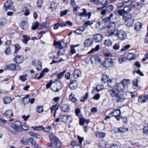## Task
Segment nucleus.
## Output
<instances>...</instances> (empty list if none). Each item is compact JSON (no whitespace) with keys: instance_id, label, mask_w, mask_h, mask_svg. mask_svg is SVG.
<instances>
[{"instance_id":"f257e3e1","label":"nucleus","mask_w":148,"mask_h":148,"mask_svg":"<svg viewBox=\"0 0 148 148\" xmlns=\"http://www.w3.org/2000/svg\"><path fill=\"white\" fill-rule=\"evenodd\" d=\"M49 137L51 143L48 144V147L53 148H60L61 147L62 144L58 138L52 134H50Z\"/></svg>"},{"instance_id":"f03ea898","label":"nucleus","mask_w":148,"mask_h":148,"mask_svg":"<svg viewBox=\"0 0 148 148\" xmlns=\"http://www.w3.org/2000/svg\"><path fill=\"white\" fill-rule=\"evenodd\" d=\"M21 123L18 121H15L14 124L9 128V130L14 134H17L21 130Z\"/></svg>"},{"instance_id":"7ed1b4c3","label":"nucleus","mask_w":148,"mask_h":148,"mask_svg":"<svg viewBox=\"0 0 148 148\" xmlns=\"http://www.w3.org/2000/svg\"><path fill=\"white\" fill-rule=\"evenodd\" d=\"M130 82L129 79H124L120 83L117 84L114 87L119 91H123L124 90L126 86L130 84Z\"/></svg>"},{"instance_id":"20e7f679","label":"nucleus","mask_w":148,"mask_h":148,"mask_svg":"<svg viewBox=\"0 0 148 148\" xmlns=\"http://www.w3.org/2000/svg\"><path fill=\"white\" fill-rule=\"evenodd\" d=\"M114 34L117 36L120 40L125 39L126 37L127 34L126 32L123 30H115L114 32Z\"/></svg>"},{"instance_id":"39448f33","label":"nucleus","mask_w":148,"mask_h":148,"mask_svg":"<svg viewBox=\"0 0 148 148\" xmlns=\"http://www.w3.org/2000/svg\"><path fill=\"white\" fill-rule=\"evenodd\" d=\"M13 2L11 0L7 1L5 3H4V8L5 10H10L16 11V10L14 7L12 5Z\"/></svg>"},{"instance_id":"423d86ee","label":"nucleus","mask_w":148,"mask_h":148,"mask_svg":"<svg viewBox=\"0 0 148 148\" xmlns=\"http://www.w3.org/2000/svg\"><path fill=\"white\" fill-rule=\"evenodd\" d=\"M123 19L127 22L126 25L128 27H132L133 25L134 19L132 18V15L130 14H129L128 16H124L123 17Z\"/></svg>"},{"instance_id":"0eeeda50","label":"nucleus","mask_w":148,"mask_h":148,"mask_svg":"<svg viewBox=\"0 0 148 148\" xmlns=\"http://www.w3.org/2000/svg\"><path fill=\"white\" fill-rule=\"evenodd\" d=\"M109 93L112 97H115L119 93L120 91L117 88L114 87L108 90Z\"/></svg>"},{"instance_id":"6e6552de","label":"nucleus","mask_w":148,"mask_h":148,"mask_svg":"<svg viewBox=\"0 0 148 148\" xmlns=\"http://www.w3.org/2000/svg\"><path fill=\"white\" fill-rule=\"evenodd\" d=\"M102 64L106 68H108L113 65V62L111 58H106Z\"/></svg>"},{"instance_id":"1a4fd4ad","label":"nucleus","mask_w":148,"mask_h":148,"mask_svg":"<svg viewBox=\"0 0 148 148\" xmlns=\"http://www.w3.org/2000/svg\"><path fill=\"white\" fill-rule=\"evenodd\" d=\"M114 9V7L112 5H110L107 6L104 9H102L101 11V14L104 15L107 13H109Z\"/></svg>"},{"instance_id":"9d476101","label":"nucleus","mask_w":148,"mask_h":148,"mask_svg":"<svg viewBox=\"0 0 148 148\" xmlns=\"http://www.w3.org/2000/svg\"><path fill=\"white\" fill-rule=\"evenodd\" d=\"M115 99L117 102H123L125 99L123 94H119L115 97Z\"/></svg>"},{"instance_id":"9b49d317","label":"nucleus","mask_w":148,"mask_h":148,"mask_svg":"<svg viewBox=\"0 0 148 148\" xmlns=\"http://www.w3.org/2000/svg\"><path fill=\"white\" fill-rule=\"evenodd\" d=\"M71 117L70 116L63 115L61 116V120L62 122L64 123L71 122Z\"/></svg>"},{"instance_id":"f8f14e48","label":"nucleus","mask_w":148,"mask_h":148,"mask_svg":"<svg viewBox=\"0 0 148 148\" xmlns=\"http://www.w3.org/2000/svg\"><path fill=\"white\" fill-rule=\"evenodd\" d=\"M78 86L77 82L76 80H73L71 81L69 85V87L71 89L74 90L76 89Z\"/></svg>"},{"instance_id":"ddd939ff","label":"nucleus","mask_w":148,"mask_h":148,"mask_svg":"<svg viewBox=\"0 0 148 148\" xmlns=\"http://www.w3.org/2000/svg\"><path fill=\"white\" fill-rule=\"evenodd\" d=\"M89 60L91 63L93 64V60H95V62L96 63H100L101 59L99 56L97 55H95L91 57L90 58Z\"/></svg>"},{"instance_id":"4468645a","label":"nucleus","mask_w":148,"mask_h":148,"mask_svg":"<svg viewBox=\"0 0 148 148\" xmlns=\"http://www.w3.org/2000/svg\"><path fill=\"white\" fill-rule=\"evenodd\" d=\"M95 43L94 42L93 39L91 38L87 39L84 42V44L85 46L92 45L93 44Z\"/></svg>"},{"instance_id":"2eb2a0df","label":"nucleus","mask_w":148,"mask_h":148,"mask_svg":"<svg viewBox=\"0 0 148 148\" xmlns=\"http://www.w3.org/2000/svg\"><path fill=\"white\" fill-rule=\"evenodd\" d=\"M96 26L97 29L101 30L105 27L106 25L105 24V23H103L99 21L97 22Z\"/></svg>"},{"instance_id":"dca6fc26","label":"nucleus","mask_w":148,"mask_h":148,"mask_svg":"<svg viewBox=\"0 0 148 148\" xmlns=\"http://www.w3.org/2000/svg\"><path fill=\"white\" fill-rule=\"evenodd\" d=\"M124 58L126 59L130 60H134V53H128L125 54L124 56Z\"/></svg>"},{"instance_id":"f3484780","label":"nucleus","mask_w":148,"mask_h":148,"mask_svg":"<svg viewBox=\"0 0 148 148\" xmlns=\"http://www.w3.org/2000/svg\"><path fill=\"white\" fill-rule=\"evenodd\" d=\"M53 45H58L59 46H63L66 45V43H65L62 40H60L58 41H54Z\"/></svg>"},{"instance_id":"a211bd4d","label":"nucleus","mask_w":148,"mask_h":148,"mask_svg":"<svg viewBox=\"0 0 148 148\" xmlns=\"http://www.w3.org/2000/svg\"><path fill=\"white\" fill-rule=\"evenodd\" d=\"M108 29L112 31L117 30L116 29V24L115 22H112L110 23L108 26Z\"/></svg>"},{"instance_id":"6ab92c4d","label":"nucleus","mask_w":148,"mask_h":148,"mask_svg":"<svg viewBox=\"0 0 148 148\" xmlns=\"http://www.w3.org/2000/svg\"><path fill=\"white\" fill-rule=\"evenodd\" d=\"M4 115L7 117L11 118L13 115V112L11 109L7 110L4 113Z\"/></svg>"},{"instance_id":"aec40b11","label":"nucleus","mask_w":148,"mask_h":148,"mask_svg":"<svg viewBox=\"0 0 148 148\" xmlns=\"http://www.w3.org/2000/svg\"><path fill=\"white\" fill-rule=\"evenodd\" d=\"M2 100L4 104H7L11 102V99L10 97L5 96L2 98Z\"/></svg>"},{"instance_id":"412c9836","label":"nucleus","mask_w":148,"mask_h":148,"mask_svg":"<svg viewBox=\"0 0 148 148\" xmlns=\"http://www.w3.org/2000/svg\"><path fill=\"white\" fill-rule=\"evenodd\" d=\"M111 50H108L107 49L105 48L103 49V52L105 56L108 57L110 56L112 57V55L111 53Z\"/></svg>"},{"instance_id":"4be33fe9","label":"nucleus","mask_w":148,"mask_h":148,"mask_svg":"<svg viewBox=\"0 0 148 148\" xmlns=\"http://www.w3.org/2000/svg\"><path fill=\"white\" fill-rule=\"evenodd\" d=\"M94 38L96 42H99L102 40V36L100 34H97L94 36Z\"/></svg>"},{"instance_id":"5701e85b","label":"nucleus","mask_w":148,"mask_h":148,"mask_svg":"<svg viewBox=\"0 0 148 148\" xmlns=\"http://www.w3.org/2000/svg\"><path fill=\"white\" fill-rule=\"evenodd\" d=\"M14 60L17 63H21L23 61L24 59L22 56L18 55L16 56Z\"/></svg>"},{"instance_id":"b1692460","label":"nucleus","mask_w":148,"mask_h":148,"mask_svg":"<svg viewBox=\"0 0 148 148\" xmlns=\"http://www.w3.org/2000/svg\"><path fill=\"white\" fill-rule=\"evenodd\" d=\"M29 140L30 143L32 145H33L34 147L35 148H39L38 145L36 143V142L34 140V139L32 138H30L29 139Z\"/></svg>"},{"instance_id":"393cba45","label":"nucleus","mask_w":148,"mask_h":148,"mask_svg":"<svg viewBox=\"0 0 148 148\" xmlns=\"http://www.w3.org/2000/svg\"><path fill=\"white\" fill-rule=\"evenodd\" d=\"M113 16V14H111L108 17H106L104 18H102V21L103 22V23H105V25L107 23L110 21V19Z\"/></svg>"},{"instance_id":"a878e982","label":"nucleus","mask_w":148,"mask_h":148,"mask_svg":"<svg viewBox=\"0 0 148 148\" xmlns=\"http://www.w3.org/2000/svg\"><path fill=\"white\" fill-rule=\"evenodd\" d=\"M62 110L65 112H68L70 111V108L69 106L66 104H64L61 107Z\"/></svg>"},{"instance_id":"bb28decb","label":"nucleus","mask_w":148,"mask_h":148,"mask_svg":"<svg viewBox=\"0 0 148 148\" xmlns=\"http://www.w3.org/2000/svg\"><path fill=\"white\" fill-rule=\"evenodd\" d=\"M57 7V5L56 3L53 2L51 3L49 9H51L52 11H54L56 10Z\"/></svg>"},{"instance_id":"cd10ccee","label":"nucleus","mask_w":148,"mask_h":148,"mask_svg":"<svg viewBox=\"0 0 148 148\" xmlns=\"http://www.w3.org/2000/svg\"><path fill=\"white\" fill-rule=\"evenodd\" d=\"M20 26L21 28L24 30L28 29L27 23L26 21H22L20 24Z\"/></svg>"},{"instance_id":"c85d7f7f","label":"nucleus","mask_w":148,"mask_h":148,"mask_svg":"<svg viewBox=\"0 0 148 148\" xmlns=\"http://www.w3.org/2000/svg\"><path fill=\"white\" fill-rule=\"evenodd\" d=\"M16 66L14 64H11L7 66V69L8 70L12 71H14L16 69Z\"/></svg>"},{"instance_id":"c756f323","label":"nucleus","mask_w":148,"mask_h":148,"mask_svg":"<svg viewBox=\"0 0 148 148\" xmlns=\"http://www.w3.org/2000/svg\"><path fill=\"white\" fill-rule=\"evenodd\" d=\"M75 95L72 93L69 95V98L70 101L73 102H75L77 101V100L75 97Z\"/></svg>"},{"instance_id":"7c9ffc66","label":"nucleus","mask_w":148,"mask_h":148,"mask_svg":"<svg viewBox=\"0 0 148 148\" xmlns=\"http://www.w3.org/2000/svg\"><path fill=\"white\" fill-rule=\"evenodd\" d=\"M142 25L140 22H137L135 25L134 29L137 31H138L142 28Z\"/></svg>"},{"instance_id":"2f4dec72","label":"nucleus","mask_w":148,"mask_h":148,"mask_svg":"<svg viewBox=\"0 0 148 148\" xmlns=\"http://www.w3.org/2000/svg\"><path fill=\"white\" fill-rule=\"evenodd\" d=\"M29 134L31 136L38 139H39L40 138V135L34 132H29Z\"/></svg>"},{"instance_id":"473e14b6","label":"nucleus","mask_w":148,"mask_h":148,"mask_svg":"<svg viewBox=\"0 0 148 148\" xmlns=\"http://www.w3.org/2000/svg\"><path fill=\"white\" fill-rule=\"evenodd\" d=\"M123 10L126 14V16L127 15V16H128L129 15H127V14H128L129 12L131 10L130 6H126L124 8Z\"/></svg>"},{"instance_id":"72a5a7b5","label":"nucleus","mask_w":148,"mask_h":148,"mask_svg":"<svg viewBox=\"0 0 148 148\" xmlns=\"http://www.w3.org/2000/svg\"><path fill=\"white\" fill-rule=\"evenodd\" d=\"M81 75V72L79 69L75 70L74 73V76L75 78H77L79 77Z\"/></svg>"},{"instance_id":"f704fd0d","label":"nucleus","mask_w":148,"mask_h":148,"mask_svg":"<svg viewBox=\"0 0 148 148\" xmlns=\"http://www.w3.org/2000/svg\"><path fill=\"white\" fill-rule=\"evenodd\" d=\"M146 99L145 95L140 96L138 99V101L141 103H144L146 102Z\"/></svg>"},{"instance_id":"c9c22d12","label":"nucleus","mask_w":148,"mask_h":148,"mask_svg":"<svg viewBox=\"0 0 148 148\" xmlns=\"http://www.w3.org/2000/svg\"><path fill=\"white\" fill-rule=\"evenodd\" d=\"M36 112L38 113H41L43 111V106L42 105L38 106L36 108Z\"/></svg>"},{"instance_id":"e433bc0d","label":"nucleus","mask_w":148,"mask_h":148,"mask_svg":"<svg viewBox=\"0 0 148 148\" xmlns=\"http://www.w3.org/2000/svg\"><path fill=\"white\" fill-rule=\"evenodd\" d=\"M85 28L83 27H81V29H76L74 31V33H76L77 34H82L83 31L85 30Z\"/></svg>"},{"instance_id":"4c0bfd02","label":"nucleus","mask_w":148,"mask_h":148,"mask_svg":"<svg viewBox=\"0 0 148 148\" xmlns=\"http://www.w3.org/2000/svg\"><path fill=\"white\" fill-rule=\"evenodd\" d=\"M61 48L59 49L58 54L59 55H62L64 53V52L66 50L65 47H60Z\"/></svg>"},{"instance_id":"58836bf2","label":"nucleus","mask_w":148,"mask_h":148,"mask_svg":"<svg viewBox=\"0 0 148 148\" xmlns=\"http://www.w3.org/2000/svg\"><path fill=\"white\" fill-rule=\"evenodd\" d=\"M100 0V1L97 0V3H96V4L107 5V1L106 0Z\"/></svg>"},{"instance_id":"ea45409f","label":"nucleus","mask_w":148,"mask_h":148,"mask_svg":"<svg viewBox=\"0 0 148 148\" xmlns=\"http://www.w3.org/2000/svg\"><path fill=\"white\" fill-rule=\"evenodd\" d=\"M39 25V23L37 21L33 23L31 27L32 29V30H35L38 28Z\"/></svg>"},{"instance_id":"a19ab883","label":"nucleus","mask_w":148,"mask_h":148,"mask_svg":"<svg viewBox=\"0 0 148 148\" xmlns=\"http://www.w3.org/2000/svg\"><path fill=\"white\" fill-rule=\"evenodd\" d=\"M88 97V93L86 92L84 95L80 99V101L82 102H84L87 100Z\"/></svg>"},{"instance_id":"79ce46f5","label":"nucleus","mask_w":148,"mask_h":148,"mask_svg":"<svg viewBox=\"0 0 148 148\" xmlns=\"http://www.w3.org/2000/svg\"><path fill=\"white\" fill-rule=\"evenodd\" d=\"M23 39H22L23 41L27 43V42L29 40L30 37L27 35H23Z\"/></svg>"},{"instance_id":"37998d69","label":"nucleus","mask_w":148,"mask_h":148,"mask_svg":"<svg viewBox=\"0 0 148 148\" xmlns=\"http://www.w3.org/2000/svg\"><path fill=\"white\" fill-rule=\"evenodd\" d=\"M112 42L111 40H106L105 41L104 45L107 46H110L112 45Z\"/></svg>"},{"instance_id":"c03bdc74","label":"nucleus","mask_w":148,"mask_h":148,"mask_svg":"<svg viewBox=\"0 0 148 148\" xmlns=\"http://www.w3.org/2000/svg\"><path fill=\"white\" fill-rule=\"evenodd\" d=\"M124 128L122 127H120L119 128H117L115 129L114 130L115 132V133H120L121 134L123 133L124 131H123Z\"/></svg>"},{"instance_id":"a18cd8bd","label":"nucleus","mask_w":148,"mask_h":148,"mask_svg":"<svg viewBox=\"0 0 148 148\" xmlns=\"http://www.w3.org/2000/svg\"><path fill=\"white\" fill-rule=\"evenodd\" d=\"M99 49V47H95V48L92 49L88 53V54H89L92 53L96 52Z\"/></svg>"},{"instance_id":"49530a36","label":"nucleus","mask_w":148,"mask_h":148,"mask_svg":"<svg viewBox=\"0 0 148 148\" xmlns=\"http://www.w3.org/2000/svg\"><path fill=\"white\" fill-rule=\"evenodd\" d=\"M114 31H112L108 29V31L105 33V35L106 36H109L112 35L114 34Z\"/></svg>"},{"instance_id":"de8ad7c7","label":"nucleus","mask_w":148,"mask_h":148,"mask_svg":"<svg viewBox=\"0 0 148 148\" xmlns=\"http://www.w3.org/2000/svg\"><path fill=\"white\" fill-rule=\"evenodd\" d=\"M143 5V4L141 3L140 2H136V9L139 10L142 7Z\"/></svg>"},{"instance_id":"09e8293b","label":"nucleus","mask_w":148,"mask_h":148,"mask_svg":"<svg viewBox=\"0 0 148 148\" xmlns=\"http://www.w3.org/2000/svg\"><path fill=\"white\" fill-rule=\"evenodd\" d=\"M103 88V86L101 85H97L95 88L97 92H99Z\"/></svg>"},{"instance_id":"8fccbe9b","label":"nucleus","mask_w":148,"mask_h":148,"mask_svg":"<svg viewBox=\"0 0 148 148\" xmlns=\"http://www.w3.org/2000/svg\"><path fill=\"white\" fill-rule=\"evenodd\" d=\"M66 71L65 70L63 71L62 72H61L58 74L57 75V77L58 79H60L64 75V74L66 73Z\"/></svg>"},{"instance_id":"3c124183","label":"nucleus","mask_w":148,"mask_h":148,"mask_svg":"<svg viewBox=\"0 0 148 148\" xmlns=\"http://www.w3.org/2000/svg\"><path fill=\"white\" fill-rule=\"evenodd\" d=\"M58 84V86H57V87L56 88V89L55 90H53L55 92H58L62 88V86L61 83L59 82Z\"/></svg>"},{"instance_id":"603ef678","label":"nucleus","mask_w":148,"mask_h":148,"mask_svg":"<svg viewBox=\"0 0 148 148\" xmlns=\"http://www.w3.org/2000/svg\"><path fill=\"white\" fill-rule=\"evenodd\" d=\"M119 112L118 114L115 116V118L116 119L117 121H119L120 120V119L121 118V112L120 110H118Z\"/></svg>"},{"instance_id":"864d4df0","label":"nucleus","mask_w":148,"mask_h":148,"mask_svg":"<svg viewBox=\"0 0 148 148\" xmlns=\"http://www.w3.org/2000/svg\"><path fill=\"white\" fill-rule=\"evenodd\" d=\"M82 10H83V12L79 14V16H87V12L86 10L85 9L83 8L82 9Z\"/></svg>"},{"instance_id":"5fc2aeb1","label":"nucleus","mask_w":148,"mask_h":148,"mask_svg":"<svg viewBox=\"0 0 148 148\" xmlns=\"http://www.w3.org/2000/svg\"><path fill=\"white\" fill-rule=\"evenodd\" d=\"M108 77L107 75H104L103 77L101 79V80L102 82H104V83L106 82L108 80Z\"/></svg>"},{"instance_id":"6e6d98bb","label":"nucleus","mask_w":148,"mask_h":148,"mask_svg":"<svg viewBox=\"0 0 148 148\" xmlns=\"http://www.w3.org/2000/svg\"><path fill=\"white\" fill-rule=\"evenodd\" d=\"M92 24V23H91L90 21H88L84 23V25L83 27L85 29L86 28H87L88 25H91Z\"/></svg>"},{"instance_id":"4d7b16f0","label":"nucleus","mask_w":148,"mask_h":148,"mask_svg":"<svg viewBox=\"0 0 148 148\" xmlns=\"http://www.w3.org/2000/svg\"><path fill=\"white\" fill-rule=\"evenodd\" d=\"M118 110H120L119 109H117L114 110L113 111L111 112V114H112V116L115 117V116H116L117 114H118V113L117 112H119Z\"/></svg>"},{"instance_id":"13d9d810","label":"nucleus","mask_w":148,"mask_h":148,"mask_svg":"<svg viewBox=\"0 0 148 148\" xmlns=\"http://www.w3.org/2000/svg\"><path fill=\"white\" fill-rule=\"evenodd\" d=\"M6 23L5 19H0V26H4Z\"/></svg>"},{"instance_id":"bf43d9fd","label":"nucleus","mask_w":148,"mask_h":148,"mask_svg":"<svg viewBox=\"0 0 148 148\" xmlns=\"http://www.w3.org/2000/svg\"><path fill=\"white\" fill-rule=\"evenodd\" d=\"M6 123V121L4 119L0 118V125L2 126Z\"/></svg>"},{"instance_id":"052dcab7","label":"nucleus","mask_w":148,"mask_h":148,"mask_svg":"<svg viewBox=\"0 0 148 148\" xmlns=\"http://www.w3.org/2000/svg\"><path fill=\"white\" fill-rule=\"evenodd\" d=\"M143 130L144 133L146 135H148V123L147 126L144 127Z\"/></svg>"},{"instance_id":"680f3d73","label":"nucleus","mask_w":148,"mask_h":148,"mask_svg":"<svg viewBox=\"0 0 148 148\" xmlns=\"http://www.w3.org/2000/svg\"><path fill=\"white\" fill-rule=\"evenodd\" d=\"M138 79H135L133 80V85L136 87H137L138 86Z\"/></svg>"},{"instance_id":"e2e57ef3","label":"nucleus","mask_w":148,"mask_h":148,"mask_svg":"<svg viewBox=\"0 0 148 148\" xmlns=\"http://www.w3.org/2000/svg\"><path fill=\"white\" fill-rule=\"evenodd\" d=\"M117 13L118 14L121 16L123 15V16H125V14H126L125 13V12L123 10H121L118 11Z\"/></svg>"},{"instance_id":"0e129e2a","label":"nucleus","mask_w":148,"mask_h":148,"mask_svg":"<svg viewBox=\"0 0 148 148\" xmlns=\"http://www.w3.org/2000/svg\"><path fill=\"white\" fill-rule=\"evenodd\" d=\"M19 79L23 82H24L26 80V77L25 75H21L19 77Z\"/></svg>"},{"instance_id":"69168bd1","label":"nucleus","mask_w":148,"mask_h":148,"mask_svg":"<svg viewBox=\"0 0 148 148\" xmlns=\"http://www.w3.org/2000/svg\"><path fill=\"white\" fill-rule=\"evenodd\" d=\"M51 126H48V127L45 128L43 129V130L46 132H49L51 130Z\"/></svg>"},{"instance_id":"338daca9","label":"nucleus","mask_w":148,"mask_h":148,"mask_svg":"<svg viewBox=\"0 0 148 148\" xmlns=\"http://www.w3.org/2000/svg\"><path fill=\"white\" fill-rule=\"evenodd\" d=\"M98 134L100 138H104L106 136V134L104 132H99Z\"/></svg>"},{"instance_id":"774afa93","label":"nucleus","mask_w":148,"mask_h":148,"mask_svg":"<svg viewBox=\"0 0 148 148\" xmlns=\"http://www.w3.org/2000/svg\"><path fill=\"white\" fill-rule=\"evenodd\" d=\"M100 95L98 93L95 95L93 97V99H94L98 100L100 98Z\"/></svg>"}]
</instances>
